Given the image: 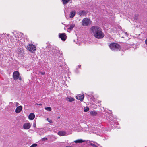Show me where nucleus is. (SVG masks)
I'll return each mask as SVG.
<instances>
[{"mask_svg": "<svg viewBox=\"0 0 147 147\" xmlns=\"http://www.w3.org/2000/svg\"><path fill=\"white\" fill-rule=\"evenodd\" d=\"M94 36L98 39L102 38L104 36V33L101 29L98 26H93L90 28Z\"/></svg>", "mask_w": 147, "mask_h": 147, "instance_id": "f257e3e1", "label": "nucleus"}, {"mask_svg": "<svg viewBox=\"0 0 147 147\" xmlns=\"http://www.w3.org/2000/svg\"><path fill=\"white\" fill-rule=\"evenodd\" d=\"M13 78L14 80L19 79L21 81L22 80L21 77L20 76L19 72L17 71H15L13 72Z\"/></svg>", "mask_w": 147, "mask_h": 147, "instance_id": "f03ea898", "label": "nucleus"}, {"mask_svg": "<svg viewBox=\"0 0 147 147\" xmlns=\"http://www.w3.org/2000/svg\"><path fill=\"white\" fill-rule=\"evenodd\" d=\"M27 49L30 52L32 53H34L36 50L35 46L31 43L29 44L27 46Z\"/></svg>", "mask_w": 147, "mask_h": 147, "instance_id": "7ed1b4c3", "label": "nucleus"}, {"mask_svg": "<svg viewBox=\"0 0 147 147\" xmlns=\"http://www.w3.org/2000/svg\"><path fill=\"white\" fill-rule=\"evenodd\" d=\"M110 49L112 50H118L120 49V46L118 44L112 43L109 45Z\"/></svg>", "mask_w": 147, "mask_h": 147, "instance_id": "20e7f679", "label": "nucleus"}, {"mask_svg": "<svg viewBox=\"0 0 147 147\" xmlns=\"http://www.w3.org/2000/svg\"><path fill=\"white\" fill-rule=\"evenodd\" d=\"M91 22L89 19L85 18L82 20V25L83 26H87L91 23Z\"/></svg>", "mask_w": 147, "mask_h": 147, "instance_id": "39448f33", "label": "nucleus"}, {"mask_svg": "<svg viewBox=\"0 0 147 147\" xmlns=\"http://www.w3.org/2000/svg\"><path fill=\"white\" fill-rule=\"evenodd\" d=\"M59 37L63 41H65L67 38V36L66 34L65 33H59Z\"/></svg>", "mask_w": 147, "mask_h": 147, "instance_id": "423d86ee", "label": "nucleus"}, {"mask_svg": "<svg viewBox=\"0 0 147 147\" xmlns=\"http://www.w3.org/2000/svg\"><path fill=\"white\" fill-rule=\"evenodd\" d=\"M31 125L30 123H26L23 125V127L25 129H28L30 128Z\"/></svg>", "mask_w": 147, "mask_h": 147, "instance_id": "0eeeda50", "label": "nucleus"}, {"mask_svg": "<svg viewBox=\"0 0 147 147\" xmlns=\"http://www.w3.org/2000/svg\"><path fill=\"white\" fill-rule=\"evenodd\" d=\"M84 98V95H82L81 94H78L76 97V99L79 100L81 101H83Z\"/></svg>", "mask_w": 147, "mask_h": 147, "instance_id": "6e6552de", "label": "nucleus"}, {"mask_svg": "<svg viewBox=\"0 0 147 147\" xmlns=\"http://www.w3.org/2000/svg\"><path fill=\"white\" fill-rule=\"evenodd\" d=\"M86 14L87 13L86 12V11L84 10L80 11L78 13V14L80 16H85Z\"/></svg>", "mask_w": 147, "mask_h": 147, "instance_id": "1a4fd4ad", "label": "nucleus"}, {"mask_svg": "<svg viewBox=\"0 0 147 147\" xmlns=\"http://www.w3.org/2000/svg\"><path fill=\"white\" fill-rule=\"evenodd\" d=\"M22 109V106H19L16 108L15 112L16 113H19L20 112Z\"/></svg>", "mask_w": 147, "mask_h": 147, "instance_id": "9d476101", "label": "nucleus"}, {"mask_svg": "<svg viewBox=\"0 0 147 147\" xmlns=\"http://www.w3.org/2000/svg\"><path fill=\"white\" fill-rule=\"evenodd\" d=\"M57 134L60 136H65L66 135V132L65 131H59Z\"/></svg>", "mask_w": 147, "mask_h": 147, "instance_id": "9b49d317", "label": "nucleus"}, {"mask_svg": "<svg viewBox=\"0 0 147 147\" xmlns=\"http://www.w3.org/2000/svg\"><path fill=\"white\" fill-rule=\"evenodd\" d=\"M35 115L32 113H30L28 116L29 119L30 120H33L35 118Z\"/></svg>", "mask_w": 147, "mask_h": 147, "instance_id": "f8f14e48", "label": "nucleus"}, {"mask_svg": "<svg viewBox=\"0 0 147 147\" xmlns=\"http://www.w3.org/2000/svg\"><path fill=\"white\" fill-rule=\"evenodd\" d=\"M86 141L85 140H82V139H78L75 141L74 142L75 143H82V142H85Z\"/></svg>", "mask_w": 147, "mask_h": 147, "instance_id": "ddd939ff", "label": "nucleus"}, {"mask_svg": "<svg viewBox=\"0 0 147 147\" xmlns=\"http://www.w3.org/2000/svg\"><path fill=\"white\" fill-rule=\"evenodd\" d=\"M98 114L97 112L94 111H91L90 112V115L92 116H96Z\"/></svg>", "mask_w": 147, "mask_h": 147, "instance_id": "4468645a", "label": "nucleus"}, {"mask_svg": "<svg viewBox=\"0 0 147 147\" xmlns=\"http://www.w3.org/2000/svg\"><path fill=\"white\" fill-rule=\"evenodd\" d=\"M76 14V12L75 11H71L70 13V17L71 18H73L75 16Z\"/></svg>", "mask_w": 147, "mask_h": 147, "instance_id": "2eb2a0df", "label": "nucleus"}, {"mask_svg": "<svg viewBox=\"0 0 147 147\" xmlns=\"http://www.w3.org/2000/svg\"><path fill=\"white\" fill-rule=\"evenodd\" d=\"M17 51L19 53H22L24 52V51L22 48H18L17 49Z\"/></svg>", "mask_w": 147, "mask_h": 147, "instance_id": "dca6fc26", "label": "nucleus"}, {"mask_svg": "<svg viewBox=\"0 0 147 147\" xmlns=\"http://www.w3.org/2000/svg\"><path fill=\"white\" fill-rule=\"evenodd\" d=\"M74 24H72L68 27V30H71L73 29L74 27Z\"/></svg>", "mask_w": 147, "mask_h": 147, "instance_id": "f3484780", "label": "nucleus"}, {"mask_svg": "<svg viewBox=\"0 0 147 147\" xmlns=\"http://www.w3.org/2000/svg\"><path fill=\"white\" fill-rule=\"evenodd\" d=\"M45 109L49 111H51V109L50 107H47L45 108Z\"/></svg>", "mask_w": 147, "mask_h": 147, "instance_id": "a211bd4d", "label": "nucleus"}, {"mask_svg": "<svg viewBox=\"0 0 147 147\" xmlns=\"http://www.w3.org/2000/svg\"><path fill=\"white\" fill-rule=\"evenodd\" d=\"M67 99L69 100V101L70 102H71L73 101H74L75 99L72 97L68 98Z\"/></svg>", "mask_w": 147, "mask_h": 147, "instance_id": "6ab92c4d", "label": "nucleus"}, {"mask_svg": "<svg viewBox=\"0 0 147 147\" xmlns=\"http://www.w3.org/2000/svg\"><path fill=\"white\" fill-rule=\"evenodd\" d=\"M70 0H62L64 4H67Z\"/></svg>", "mask_w": 147, "mask_h": 147, "instance_id": "aec40b11", "label": "nucleus"}, {"mask_svg": "<svg viewBox=\"0 0 147 147\" xmlns=\"http://www.w3.org/2000/svg\"><path fill=\"white\" fill-rule=\"evenodd\" d=\"M84 112H87L89 110V108L88 107H86V108L84 107Z\"/></svg>", "mask_w": 147, "mask_h": 147, "instance_id": "412c9836", "label": "nucleus"}, {"mask_svg": "<svg viewBox=\"0 0 147 147\" xmlns=\"http://www.w3.org/2000/svg\"><path fill=\"white\" fill-rule=\"evenodd\" d=\"M47 120L50 123H53L52 121L49 118H47Z\"/></svg>", "mask_w": 147, "mask_h": 147, "instance_id": "4be33fe9", "label": "nucleus"}, {"mask_svg": "<svg viewBox=\"0 0 147 147\" xmlns=\"http://www.w3.org/2000/svg\"><path fill=\"white\" fill-rule=\"evenodd\" d=\"M37 146V144H34L32 145L31 146V147H36Z\"/></svg>", "mask_w": 147, "mask_h": 147, "instance_id": "5701e85b", "label": "nucleus"}, {"mask_svg": "<svg viewBox=\"0 0 147 147\" xmlns=\"http://www.w3.org/2000/svg\"><path fill=\"white\" fill-rule=\"evenodd\" d=\"M42 141H44L47 140V138L45 137H44L42 139Z\"/></svg>", "mask_w": 147, "mask_h": 147, "instance_id": "b1692460", "label": "nucleus"}, {"mask_svg": "<svg viewBox=\"0 0 147 147\" xmlns=\"http://www.w3.org/2000/svg\"><path fill=\"white\" fill-rule=\"evenodd\" d=\"M39 73H40L42 75H44L45 74V72H41L40 71Z\"/></svg>", "mask_w": 147, "mask_h": 147, "instance_id": "393cba45", "label": "nucleus"}, {"mask_svg": "<svg viewBox=\"0 0 147 147\" xmlns=\"http://www.w3.org/2000/svg\"><path fill=\"white\" fill-rule=\"evenodd\" d=\"M19 105V104L18 103V102H16L15 103V106L16 107H17L18 106V105Z\"/></svg>", "mask_w": 147, "mask_h": 147, "instance_id": "a878e982", "label": "nucleus"}, {"mask_svg": "<svg viewBox=\"0 0 147 147\" xmlns=\"http://www.w3.org/2000/svg\"><path fill=\"white\" fill-rule=\"evenodd\" d=\"M145 42L146 44L147 45V38L145 40Z\"/></svg>", "mask_w": 147, "mask_h": 147, "instance_id": "bb28decb", "label": "nucleus"}, {"mask_svg": "<svg viewBox=\"0 0 147 147\" xmlns=\"http://www.w3.org/2000/svg\"><path fill=\"white\" fill-rule=\"evenodd\" d=\"M36 124H33V127H36Z\"/></svg>", "mask_w": 147, "mask_h": 147, "instance_id": "cd10ccee", "label": "nucleus"}, {"mask_svg": "<svg viewBox=\"0 0 147 147\" xmlns=\"http://www.w3.org/2000/svg\"><path fill=\"white\" fill-rule=\"evenodd\" d=\"M39 105L41 106L42 105V104L41 103H40L38 104Z\"/></svg>", "mask_w": 147, "mask_h": 147, "instance_id": "c85d7f7f", "label": "nucleus"}, {"mask_svg": "<svg viewBox=\"0 0 147 147\" xmlns=\"http://www.w3.org/2000/svg\"><path fill=\"white\" fill-rule=\"evenodd\" d=\"M81 66V65H78V67L79 68H80Z\"/></svg>", "mask_w": 147, "mask_h": 147, "instance_id": "c756f323", "label": "nucleus"}, {"mask_svg": "<svg viewBox=\"0 0 147 147\" xmlns=\"http://www.w3.org/2000/svg\"><path fill=\"white\" fill-rule=\"evenodd\" d=\"M60 117H57V118L59 119H60Z\"/></svg>", "mask_w": 147, "mask_h": 147, "instance_id": "7c9ffc66", "label": "nucleus"}, {"mask_svg": "<svg viewBox=\"0 0 147 147\" xmlns=\"http://www.w3.org/2000/svg\"><path fill=\"white\" fill-rule=\"evenodd\" d=\"M30 147H31V146Z\"/></svg>", "mask_w": 147, "mask_h": 147, "instance_id": "2f4dec72", "label": "nucleus"}]
</instances>
